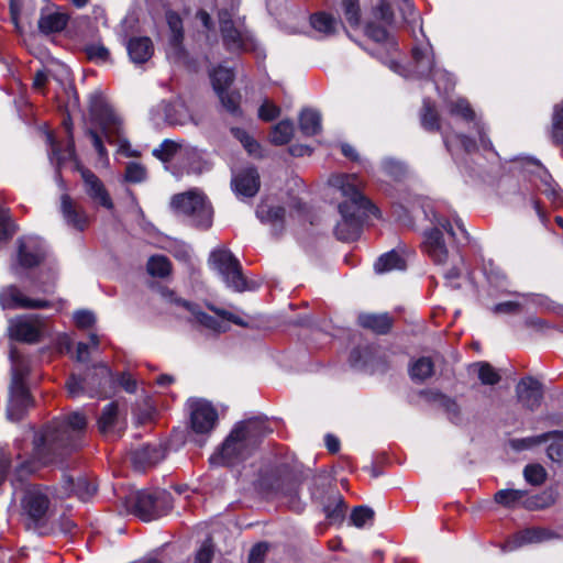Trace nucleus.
Returning <instances> with one entry per match:
<instances>
[{
  "label": "nucleus",
  "instance_id": "nucleus-12",
  "mask_svg": "<svg viewBox=\"0 0 563 563\" xmlns=\"http://www.w3.org/2000/svg\"><path fill=\"white\" fill-rule=\"evenodd\" d=\"M170 207L186 217L195 227L208 229L212 224L213 211L203 192L191 189L173 196Z\"/></svg>",
  "mask_w": 563,
  "mask_h": 563
},
{
  "label": "nucleus",
  "instance_id": "nucleus-45",
  "mask_svg": "<svg viewBox=\"0 0 563 563\" xmlns=\"http://www.w3.org/2000/svg\"><path fill=\"white\" fill-rule=\"evenodd\" d=\"M294 134V124L289 120H283L273 126L271 142L275 145H284L290 141Z\"/></svg>",
  "mask_w": 563,
  "mask_h": 563
},
{
  "label": "nucleus",
  "instance_id": "nucleus-52",
  "mask_svg": "<svg viewBox=\"0 0 563 563\" xmlns=\"http://www.w3.org/2000/svg\"><path fill=\"white\" fill-rule=\"evenodd\" d=\"M421 124L426 130L429 131L441 130L438 113L434 109V106L429 100L423 101V107L421 110Z\"/></svg>",
  "mask_w": 563,
  "mask_h": 563
},
{
  "label": "nucleus",
  "instance_id": "nucleus-8",
  "mask_svg": "<svg viewBox=\"0 0 563 563\" xmlns=\"http://www.w3.org/2000/svg\"><path fill=\"white\" fill-rule=\"evenodd\" d=\"M163 296L170 305L174 312L177 313L180 318H185L189 322L200 325L210 332H225L230 328V322L244 325L241 318L225 310L210 307L211 310L216 313V316H211L202 311L198 305L183 300L176 297L172 291H166L163 294Z\"/></svg>",
  "mask_w": 563,
  "mask_h": 563
},
{
  "label": "nucleus",
  "instance_id": "nucleus-39",
  "mask_svg": "<svg viewBox=\"0 0 563 563\" xmlns=\"http://www.w3.org/2000/svg\"><path fill=\"white\" fill-rule=\"evenodd\" d=\"M65 128L67 130L69 141L64 153L59 151L53 135L51 133L46 134L47 143L52 147L51 159L56 161L57 165H60L66 159L75 158V143L73 140L71 126L65 122Z\"/></svg>",
  "mask_w": 563,
  "mask_h": 563
},
{
  "label": "nucleus",
  "instance_id": "nucleus-51",
  "mask_svg": "<svg viewBox=\"0 0 563 563\" xmlns=\"http://www.w3.org/2000/svg\"><path fill=\"white\" fill-rule=\"evenodd\" d=\"M433 374V363L429 357H420L410 366V376L413 380L422 382Z\"/></svg>",
  "mask_w": 563,
  "mask_h": 563
},
{
  "label": "nucleus",
  "instance_id": "nucleus-4",
  "mask_svg": "<svg viewBox=\"0 0 563 563\" xmlns=\"http://www.w3.org/2000/svg\"><path fill=\"white\" fill-rule=\"evenodd\" d=\"M446 107L451 115L460 118L462 121H464L475 131L478 137V141H476L468 135L453 133L449 132L446 129H442L441 131L443 142L452 156L456 155V151L460 147L463 148L466 153H471L475 151L478 145L485 150L492 146V143L486 135L484 123L482 122L481 118L476 115L475 111L471 108L466 99L456 98L448 100Z\"/></svg>",
  "mask_w": 563,
  "mask_h": 563
},
{
  "label": "nucleus",
  "instance_id": "nucleus-1",
  "mask_svg": "<svg viewBox=\"0 0 563 563\" xmlns=\"http://www.w3.org/2000/svg\"><path fill=\"white\" fill-rule=\"evenodd\" d=\"M328 184L344 198L339 205L341 219L336 223L335 235L341 241H354L361 235L365 218L375 214L377 209L360 191V180L355 174L332 175Z\"/></svg>",
  "mask_w": 563,
  "mask_h": 563
},
{
  "label": "nucleus",
  "instance_id": "nucleus-63",
  "mask_svg": "<svg viewBox=\"0 0 563 563\" xmlns=\"http://www.w3.org/2000/svg\"><path fill=\"white\" fill-rule=\"evenodd\" d=\"M382 166L383 169L394 178L401 177L406 172L404 164L393 158L384 159Z\"/></svg>",
  "mask_w": 563,
  "mask_h": 563
},
{
  "label": "nucleus",
  "instance_id": "nucleus-56",
  "mask_svg": "<svg viewBox=\"0 0 563 563\" xmlns=\"http://www.w3.org/2000/svg\"><path fill=\"white\" fill-rule=\"evenodd\" d=\"M85 52L87 57L95 63L103 64L110 60V52L101 43L88 44Z\"/></svg>",
  "mask_w": 563,
  "mask_h": 563
},
{
  "label": "nucleus",
  "instance_id": "nucleus-18",
  "mask_svg": "<svg viewBox=\"0 0 563 563\" xmlns=\"http://www.w3.org/2000/svg\"><path fill=\"white\" fill-rule=\"evenodd\" d=\"M151 115L156 124L166 122L170 125H184L190 119L187 107L178 99L174 101H161L152 109Z\"/></svg>",
  "mask_w": 563,
  "mask_h": 563
},
{
  "label": "nucleus",
  "instance_id": "nucleus-26",
  "mask_svg": "<svg viewBox=\"0 0 563 563\" xmlns=\"http://www.w3.org/2000/svg\"><path fill=\"white\" fill-rule=\"evenodd\" d=\"M539 296L530 294H515L514 299L496 303L492 311L495 314H518L531 306L540 305Z\"/></svg>",
  "mask_w": 563,
  "mask_h": 563
},
{
  "label": "nucleus",
  "instance_id": "nucleus-38",
  "mask_svg": "<svg viewBox=\"0 0 563 563\" xmlns=\"http://www.w3.org/2000/svg\"><path fill=\"white\" fill-rule=\"evenodd\" d=\"M559 490L555 487H548L543 492L529 495L527 493L526 509L536 510L548 508L556 503Z\"/></svg>",
  "mask_w": 563,
  "mask_h": 563
},
{
  "label": "nucleus",
  "instance_id": "nucleus-27",
  "mask_svg": "<svg viewBox=\"0 0 563 563\" xmlns=\"http://www.w3.org/2000/svg\"><path fill=\"white\" fill-rule=\"evenodd\" d=\"M556 537L553 530H518L506 541L504 548L512 551L523 545L540 543Z\"/></svg>",
  "mask_w": 563,
  "mask_h": 563
},
{
  "label": "nucleus",
  "instance_id": "nucleus-44",
  "mask_svg": "<svg viewBox=\"0 0 563 563\" xmlns=\"http://www.w3.org/2000/svg\"><path fill=\"white\" fill-rule=\"evenodd\" d=\"M310 23L313 30L323 35L333 34L339 26V21L324 12L313 14Z\"/></svg>",
  "mask_w": 563,
  "mask_h": 563
},
{
  "label": "nucleus",
  "instance_id": "nucleus-25",
  "mask_svg": "<svg viewBox=\"0 0 563 563\" xmlns=\"http://www.w3.org/2000/svg\"><path fill=\"white\" fill-rule=\"evenodd\" d=\"M81 177L89 198L108 210L112 209L113 202L103 183L88 169H81Z\"/></svg>",
  "mask_w": 563,
  "mask_h": 563
},
{
  "label": "nucleus",
  "instance_id": "nucleus-9",
  "mask_svg": "<svg viewBox=\"0 0 563 563\" xmlns=\"http://www.w3.org/2000/svg\"><path fill=\"white\" fill-rule=\"evenodd\" d=\"M10 361L11 385L7 415L11 421H19L24 410L32 402L29 390L23 382L29 373V363L14 347L10 350Z\"/></svg>",
  "mask_w": 563,
  "mask_h": 563
},
{
  "label": "nucleus",
  "instance_id": "nucleus-6",
  "mask_svg": "<svg viewBox=\"0 0 563 563\" xmlns=\"http://www.w3.org/2000/svg\"><path fill=\"white\" fill-rule=\"evenodd\" d=\"M423 213L434 225L424 232L423 249L437 265L444 266L449 263L450 252L441 229L452 241L457 242H461L462 239L467 240V232L459 219H455L453 224L450 220L439 216L438 211L430 206L423 207Z\"/></svg>",
  "mask_w": 563,
  "mask_h": 563
},
{
  "label": "nucleus",
  "instance_id": "nucleus-62",
  "mask_svg": "<svg viewBox=\"0 0 563 563\" xmlns=\"http://www.w3.org/2000/svg\"><path fill=\"white\" fill-rule=\"evenodd\" d=\"M542 181L548 186L545 189V194L560 207H563V190H556L552 185L551 176L547 173V170H542V175L540 176Z\"/></svg>",
  "mask_w": 563,
  "mask_h": 563
},
{
  "label": "nucleus",
  "instance_id": "nucleus-10",
  "mask_svg": "<svg viewBox=\"0 0 563 563\" xmlns=\"http://www.w3.org/2000/svg\"><path fill=\"white\" fill-rule=\"evenodd\" d=\"M112 384V372L106 364H98L87 368L84 376L71 374L66 382V390L69 397L81 396L106 397L107 387Z\"/></svg>",
  "mask_w": 563,
  "mask_h": 563
},
{
  "label": "nucleus",
  "instance_id": "nucleus-29",
  "mask_svg": "<svg viewBox=\"0 0 563 563\" xmlns=\"http://www.w3.org/2000/svg\"><path fill=\"white\" fill-rule=\"evenodd\" d=\"M98 429L104 437H119L123 423L119 417V409L115 402H110L101 411L98 419Z\"/></svg>",
  "mask_w": 563,
  "mask_h": 563
},
{
  "label": "nucleus",
  "instance_id": "nucleus-14",
  "mask_svg": "<svg viewBox=\"0 0 563 563\" xmlns=\"http://www.w3.org/2000/svg\"><path fill=\"white\" fill-rule=\"evenodd\" d=\"M208 262L210 268L221 277L228 288L239 292L254 289L242 275L239 260L227 247L214 249Z\"/></svg>",
  "mask_w": 563,
  "mask_h": 563
},
{
  "label": "nucleus",
  "instance_id": "nucleus-41",
  "mask_svg": "<svg viewBox=\"0 0 563 563\" xmlns=\"http://www.w3.org/2000/svg\"><path fill=\"white\" fill-rule=\"evenodd\" d=\"M406 268V262L401 255L395 251L387 252L378 257L374 264V269L378 274L388 273L391 271H402Z\"/></svg>",
  "mask_w": 563,
  "mask_h": 563
},
{
  "label": "nucleus",
  "instance_id": "nucleus-5",
  "mask_svg": "<svg viewBox=\"0 0 563 563\" xmlns=\"http://www.w3.org/2000/svg\"><path fill=\"white\" fill-rule=\"evenodd\" d=\"M389 67L405 77L422 79L431 76L439 93H449L455 86V79L452 74L435 67L433 48L428 41L413 46L412 65L410 68H406L396 60H390Z\"/></svg>",
  "mask_w": 563,
  "mask_h": 563
},
{
  "label": "nucleus",
  "instance_id": "nucleus-28",
  "mask_svg": "<svg viewBox=\"0 0 563 563\" xmlns=\"http://www.w3.org/2000/svg\"><path fill=\"white\" fill-rule=\"evenodd\" d=\"M232 187L238 195L244 197H253L260 189V175L254 167L234 174L232 178Z\"/></svg>",
  "mask_w": 563,
  "mask_h": 563
},
{
  "label": "nucleus",
  "instance_id": "nucleus-30",
  "mask_svg": "<svg viewBox=\"0 0 563 563\" xmlns=\"http://www.w3.org/2000/svg\"><path fill=\"white\" fill-rule=\"evenodd\" d=\"M60 211L65 222L78 231L85 230L88 223L87 216L81 208H78L68 195L60 199Z\"/></svg>",
  "mask_w": 563,
  "mask_h": 563
},
{
  "label": "nucleus",
  "instance_id": "nucleus-43",
  "mask_svg": "<svg viewBox=\"0 0 563 563\" xmlns=\"http://www.w3.org/2000/svg\"><path fill=\"white\" fill-rule=\"evenodd\" d=\"M299 128L305 135H314L321 130V115L317 110L305 109L299 115Z\"/></svg>",
  "mask_w": 563,
  "mask_h": 563
},
{
  "label": "nucleus",
  "instance_id": "nucleus-13",
  "mask_svg": "<svg viewBox=\"0 0 563 563\" xmlns=\"http://www.w3.org/2000/svg\"><path fill=\"white\" fill-rule=\"evenodd\" d=\"M89 110L92 121L101 129L110 143H118L121 151L128 146V141L122 136V122L107 102L103 95L95 91L89 96Z\"/></svg>",
  "mask_w": 563,
  "mask_h": 563
},
{
  "label": "nucleus",
  "instance_id": "nucleus-57",
  "mask_svg": "<svg viewBox=\"0 0 563 563\" xmlns=\"http://www.w3.org/2000/svg\"><path fill=\"white\" fill-rule=\"evenodd\" d=\"M366 34L368 35V37H371L372 40H374L378 43L386 42V44L389 47L396 48V43L394 42L393 38H389L387 30L380 25H377L375 23H369L366 26Z\"/></svg>",
  "mask_w": 563,
  "mask_h": 563
},
{
  "label": "nucleus",
  "instance_id": "nucleus-16",
  "mask_svg": "<svg viewBox=\"0 0 563 563\" xmlns=\"http://www.w3.org/2000/svg\"><path fill=\"white\" fill-rule=\"evenodd\" d=\"M9 336L24 343H36L48 334L47 319L40 314H22L9 320Z\"/></svg>",
  "mask_w": 563,
  "mask_h": 563
},
{
  "label": "nucleus",
  "instance_id": "nucleus-46",
  "mask_svg": "<svg viewBox=\"0 0 563 563\" xmlns=\"http://www.w3.org/2000/svg\"><path fill=\"white\" fill-rule=\"evenodd\" d=\"M233 135L241 142L246 152L255 157L261 158L264 156L261 144L250 136L244 130L240 128L232 129Z\"/></svg>",
  "mask_w": 563,
  "mask_h": 563
},
{
  "label": "nucleus",
  "instance_id": "nucleus-60",
  "mask_svg": "<svg viewBox=\"0 0 563 563\" xmlns=\"http://www.w3.org/2000/svg\"><path fill=\"white\" fill-rule=\"evenodd\" d=\"M547 448V455L552 462H563V438H552Z\"/></svg>",
  "mask_w": 563,
  "mask_h": 563
},
{
  "label": "nucleus",
  "instance_id": "nucleus-48",
  "mask_svg": "<svg viewBox=\"0 0 563 563\" xmlns=\"http://www.w3.org/2000/svg\"><path fill=\"white\" fill-rule=\"evenodd\" d=\"M471 368L476 371L478 379L484 385H496L500 380V375L489 363H474Z\"/></svg>",
  "mask_w": 563,
  "mask_h": 563
},
{
  "label": "nucleus",
  "instance_id": "nucleus-34",
  "mask_svg": "<svg viewBox=\"0 0 563 563\" xmlns=\"http://www.w3.org/2000/svg\"><path fill=\"white\" fill-rule=\"evenodd\" d=\"M65 494L74 493L81 501H88L96 493L97 487L85 477H78L76 481L71 477H65Z\"/></svg>",
  "mask_w": 563,
  "mask_h": 563
},
{
  "label": "nucleus",
  "instance_id": "nucleus-19",
  "mask_svg": "<svg viewBox=\"0 0 563 563\" xmlns=\"http://www.w3.org/2000/svg\"><path fill=\"white\" fill-rule=\"evenodd\" d=\"M0 306L2 309H43L52 305L45 299L30 298L16 286L9 285L0 290Z\"/></svg>",
  "mask_w": 563,
  "mask_h": 563
},
{
  "label": "nucleus",
  "instance_id": "nucleus-40",
  "mask_svg": "<svg viewBox=\"0 0 563 563\" xmlns=\"http://www.w3.org/2000/svg\"><path fill=\"white\" fill-rule=\"evenodd\" d=\"M495 501L507 508H526L527 492L521 489H500L495 494Z\"/></svg>",
  "mask_w": 563,
  "mask_h": 563
},
{
  "label": "nucleus",
  "instance_id": "nucleus-55",
  "mask_svg": "<svg viewBox=\"0 0 563 563\" xmlns=\"http://www.w3.org/2000/svg\"><path fill=\"white\" fill-rule=\"evenodd\" d=\"M222 106L233 115L240 114V99L241 96L238 92L228 91L227 89L216 91Z\"/></svg>",
  "mask_w": 563,
  "mask_h": 563
},
{
  "label": "nucleus",
  "instance_id": "nucleus-7",
  "mask_svg": "<svg viewBox=\"0 0 563 563\" xmlns=\"http://www.w3.org/2000/svg\"><path fill=\"white\" fill-rule=\"evenodd\" d=\"M15 261V264L12 265V271L15 275L19 274L20 267L32 268L47 262L49 264V274L47 280L41 282L38 289L44 294L53 291L58 267L55 258L52 257L49 246L42 238L37 235H23L18 240Z\"/></svg>",
  "mask_w": 563,
  "mask_h": 563
},
{
  "label": "nucleus",
  "instance_id": "nucleus-33",
  "mask_svg": "<svg viewBox=\"0 0 563 563\" xmlns=\"http://www.w3.org/2000/svg\"><path fill=\"white\" fill-rule=\"evenodd\" d=\"M256 216L262 222L269 223L276 233L284 228L285 209L283 207L263 202L257 207Z\"/></svg>",
  "mask_w": 563,
  "mask_h": 563
},
{
  "label": "nucleus",
  "instance_id": "nucleus-32",
  "mask_svg": "<svg viewBox=\"0 0 563 563\" xmlns=\"http://www.w3.org/2000/svg\"><path fill=\"white\" fill-rule=\"evenodd\" d=\"M128 54L134 64L147 62L154 52L153 43L150 37L139 36L131 38L126 44Z\"/></svg>",
  "mask_w": 563,
  "mask_h": 563
},
{
  "label": "nucleus",
  "instance_id": "nucleus-3",
  "mask_svg": "<svg viewBox=\"0 0 563 563\" xmlns=\"http://www.w3.org/2000/svg\"><path fill=\"white\" fill-rule=\"evenodd\" d=\"M86 427L87 418L78 411L55 419L34 439V450L37 460L41 463H46V453L57 448H75L79 435L85 431Z\"/></svg>",
  "mask_w": 563,
  "mask_h": 563
},
{
  "label": "nucleus",
  "instance_id": "nucleus-31",
  "mask_svg": "<svg viewBox=\"0 0 563 563\" xmlns=\"http://www.w3.org/2000/svg\"><path fill=\"white\" fill-rule=\"evenodd\" d=\"M272 489L275 495L284 499L295 511H300L302 505L297 496V483L290 478H278Z\"/></svg>",
  "mask_w": 563,
  "mask_h": 563
},
{
  "label": "nucleus",
  "instance_id": "nucleus-64",
  "mask_svg": "<svg viewBox=\"0 0 563 563\" xmlns=\"http://www.w3.org/2000/svg\"><path fill=\"white\" fill-rule=\"evenodd\" d=\"M214 549L211 540H206L197 552L195 563H211Z\"/></svg>",
  "mask_w": 563,
  "mask_h": 563
},
{
  "label": "nucleus",
  "instance_id": "nucleus-59",
  "mask_svg": "<svg viewBox=\"0 0 563 563\" xmlns=\"http://www.w3.org/2000/svg\"><path fill=\"white\" fill-rule=\"evenodd\" d=\"M146 178V169L139 163L131 162L125 168V180L129 183H142Z\"/></svg>",
  "mask_w": 563,
  "mask_h": 563
},
{
  "label": "nucleus",
  "instance_id": "nucleus-24",
  "mask_svg": "<svg viewBox=\"0 0 563 563\" xmlns=\"http://www.w3.org/2000/svg\"><path fill=\"white\" fill-rule=\"evenodd\" d=\"M166 456V448L161 442L142 445L132 452V462L135 468L145 470L158 462L163 461Z\"/></svg>",
  "mask_w": 563,
  "mask_h": 563
},
{
  "label": "nucleus",
  "instance_id": "nucleus-47",
  "mask_svg": "<svg viewBox=\"0 0 563 563\" xmlns=\"http://www.w3.org/2000/svg\"><path fill=\"white\" fill-rule=\"evenodd\" d=\"M350 520L356 528L373 526L375 525V512L368 506H357L352 510Z\"/></svg>",
  "mask_w": 563,
  "mask_h": 563
},
{
  "label": "nucleus",
  "instance_id": "nucleus-37",
  "mask_svg": "<svg viewBox=\"0 0 563 563\" xmlns=\"http://www.w3.org/2000/svg\"><path fill=\"white\" fill-rule=\"evenodd\" d=\"M323 512L330 526L341 525L345 515V506L342 496L336 493L330 495L328 503L323 504Z\"/></svg>",
  "mask_w": 563,
  "mask_h": 563
},
{
  "label": "nucleus",
  "instance_id": "nucleus-61",
  "mask_svg": "<svg viewBox=\"0 0 563 563\" xmlns=\"http://www.w3.org/2000/svg\"><path fill=\"white\" fill-rule=\"evenodd\" d=\"M345 18L350 25L355 26L360 22V7L357 0H342Z\"/></svg>",
  "mask_w": 563,
  "mask_h": 563
},
{
  "label": "nucleus",
  "instance_id": "nucleus-35",
  "mask_svg": "<svg viewBox=\"0 0 563 563\" xmlns=\"http://www.w3.org/2000/svg\"><path fill=\"white\" fill-rule=\"evenodd\" d=\"M69 16L59 11L42 13L38 20V29L44 34L57 33L63 31Z\"/></svg>",
  "mask_w": 563,
  "mask_h": 563
},
{
  "label": "nucleus",
  "instance_id": "nucleus-58",
  "mask_svg": "<svg viewBox=\"0 0 563 563\" xmlns=\"http://www.w3.org/2000/svg\"><path fill=\"white\" fill-rule=\"evenodd\" d=\"M14 232L15 228L10 221L7 209L0 206V243L9 240Z\"/></svg>",
  "mask_w": 563,
  "mask_h": 563
},
{
  "label": "nucleus",
  "instance_id": "nucleus-23",
  "mask_svg": "<svg viewBox=\"0 0 563 563\" xmlns=\"http://www.w3.org/2000/svg\"><path fill=\"white\" fill-rule=\"evenodd\" d=\"M518 401L529 410H536L542 400V385L536 378L528 376L519 380L516 386Z\"/></svg>",
  "mask_w": 563,
  "mask_h": 563
},
{
  "label": "nucleus",
  "instance_id": "nucleus-42",
  "mask_svg": "<svg viewBox=\"0 0 563 563\" xmlns=\"http://www.w3.org/2000/svg\"><path fill=\"white\" fill-rule=\"evenodd\" d=\"M358 322L363 328L380 334L386 333L391 327V319L387 313H364L358 317Z\"/></svg>",
  "mask_w": 563,
  "mask_h": 563
},
{
  "label": "nucleus",
  "instance_id": "nucleus-21",
  "mask_svg": "<svg viewBox=\"0 0 563 563\" xmlns=\"http://www.w3.org/2000/svg\"><path fill=\"white\" fill-rule=\"evenodd\" d=\"M166 21L170 33L166 49L167 58L173 63H180L186 57L183 48V21L180 16L173 11L166 13Z\"/></svg>",
  "mask_w": 563,
  "mask_h": 563
},
{
  "label": "nucleus",
  "instance_id": "nucleus-54",
  "mask_svg": "<svg viewBox=\"0 0 563 563\" xmlns=\"http://www.w3.org/2000/svg\"><path fill=\"white\" fill-rule=\"evenodd\" d=\"M147 272L152 276L165 277L170 273V263L165 256H152L147 262Z\"/></svg>",
  "mask_w": 563,
  "mask_h": 563
},
{
  "label": "nucleus",
  "instance_id": "nucleus-50",
  "mask_svg": "<svg viewBox=\"0 0 563 563\" xmlns=\"http://www.w3.org/2000/svg\"><path fill=\"white\" fill-rule=\"evenodd\" d=\"M551 137L555 144H563V100L553 108Z\"/></svg>",
  "mask_w": 563,
  "mask_h": 563
},
{
  "label": "nucleus",
  "instance_id": "nucleus-17",
  "mask_svg": "<svg viewBox=\"0 0 563 563\" xmlns=\"http://www.w3.org/2000/svg\"><path fill=\"white\" fill-rule=\"evenodd\" d=\"M186 406L189 412V426L191 431L198 435L210 434L219 419L216 407L203 398H190L187 400Z\"/></svg>",
  "mask_w": 563,
  "mask_h": 563
},
{
  "label": "nucleus",
  "instance_id": "nucleus-36",
  "mask_svg": "<svg viewBox=\"0 0 563 563\" xmlns=\"http://www.w3.org/2000/svg\"><path fill=\"white\" fill-rule=\"evenodd\" d=\"M555 437L563 438V431L555 430L522 439H512L510 440L509 444L516 451L532 450L537 446L548 443L552 438Z\"/></svg>",
  "mask_w": 563,
  "mask_h": 563
},
{
  "label": "nucleus",
  "instance_id": "nucleus-53",
  "mask_svg": "<svg viewBox=\"0 0 563 563\" xmlns=\"http://www.w3.org/2000/svg\"><path fill=\"white\" fill-rule=\"evenodd\" d=\"M523 477L527 483L540 486L547 481L548 473L541 464L533 463L525 466Z\"/></svg>",
  "mask_w": 563,
  "mask_h": 563
},
{
  "label": "nucleus",
  "instance_id": "nucleus-11",
  "mask_svg": "<svg viewBox=\"0 0 563 563\" xmlns=\"http://www.w3.org/2000/svg\"><path fill=\"white\" fill-rule=\"evenodd\" d=\"M126 504L133 515L148 522L166 515L172 509L173 500L167 490L156 488L130 494Z\"/></svg>",
  "mask_w": 563,
  "mask_h": 563
},
{
  "label": "nucleus",
  "instance_id": "nucleus-49",
  "mask_svg": "<svg viewBox=\"0 0 563 563\" xmlns=\"http://www.w3.org/2000/svg\"><path fill=\"white\" fill-rule=\"evenodd\" d=\"M210 77L214 91H220L230 87L233 82L234 74L232 69L219 66L212 70Z\"/></svg>",
  "mask_w": 563,
  "mask_h": 563
},
{
  "label": "nucleus",
  "instance_id": "nucleus-20",
  "mask_svg": "<svg viewBox=\"0 0 563 563\" xmlns=\"http://www.w3.org/2000/svg\"><path fill=\"white\" fill-rule=\"evenodd\" d=\"M153 155L163 162H169L174 158H188L192 161L187 166V173H196L198 169L194 166L198 152L195 147L172 140H165L157 148L153 150Z\"/></svg>",
  "mask_w": 563,
  "mask_h": 563
},
{
  "label": "nucleus",
  "instance_id": "nucleus-15",
  "mask_svg": "<svg viewBox=\"0 0 563 563\" xmlns=\"http://www.w3.org/2000/svg\"><path fill=\"white\" fill-rule=\"evenodd\" d=\"M219 24L223 45L231 52H245L254 48V42L240 18H234L233 10L219 12Z\"/></svg>",
  "mask_w": 563,
  "mask_h": 563
},
{
  "label": "nucleus",
  "instance_id": "nucleus-2",
  "mask_svg": "<svg viewBox=\"0 0 563 563\" xmlns=\"http://www.w3.org/2000/svg\"><path fill=\"white\" fill-rule=\"evenodd\" d=\"M265 432V422L262 420L249 419L238 422L219 451L211 456V463L233 465L247 459Z\"/></svg>",
  "mask_w": 563,
  "mask_h": 563
},
{
  "label": "nucleus",
  "instance_id": "nucleus-22",
  "mask_svg": "<svg viewBox=\"0 0 563 563\" xmlns=\"http://www.w3.org/2000/svg\"><path fill=\"white\" fill-rule=\"evenodd\" d=\"M49 500L40 488H27L21 499L22 515L33 522L40 521L47 512Z\"/></svg>",
  "mask_w": 563,
  "mask_h": 563
}]
</instances>
